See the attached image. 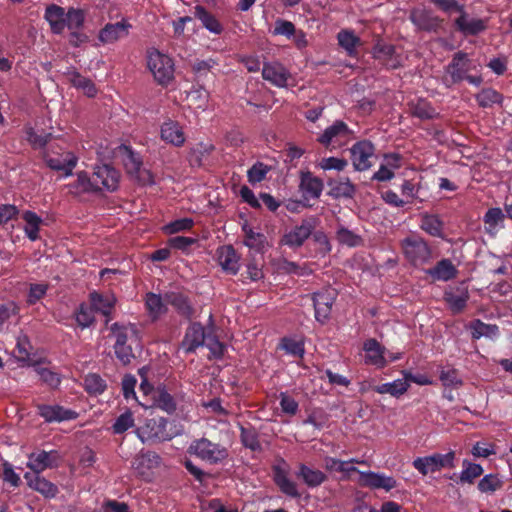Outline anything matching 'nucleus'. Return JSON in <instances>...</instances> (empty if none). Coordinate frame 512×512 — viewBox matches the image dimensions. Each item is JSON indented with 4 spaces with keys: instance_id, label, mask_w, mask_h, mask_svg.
Wrapping results in <instances>:
<instances>
[{
    "instance_id": "f257e3e1",
    "label": "nucleus",
    "mask_w": 512,
    "mask_h": 512,
    "mask_svg": "<svg viewBox=\"0 0 512 512\" xmlns=\"http://www.w3.org/2000/svg\"><path fill=\"white\" fill-rule=\"evenodd\" d=\"M324 467L328 471H337L349 475L351 472H358V484L361 487L370 489H383L390 491L397 487V480L392 476H387L383 473H376L373 471L361 472L356 467L350 465V462L342 461L333 457H326L324 459Z\"/></svg>"
},
{
    "instance_id": "f03ea898",
    "label": "nucleus",
    "mask_w": 512,
    "mask_h": 512,
    "mask_svg": "<svg viewBox=\"0 0 512 512\" xmlns=\"http://www.w3.org/2000/svg\"><path fill=\"white\" fill-rule=\"evenodd\" d=\"M473 67V62L467 53L462 51L455 53L445 68V84L449 87L466 80L472 85L479 86L482 83V77L470 74Z\"/></svg>"
},
{
    "instance_id": "7ed1b4c3",
    "label": "nucleus",
    "mask_w": 512,
    "mask_h": 512,
    "mask_svg": "<svg viewBox=\"0 0 512 512\" xmlns=\"http://www.w3.org/2000/svg\"><path fill=\"white\" fill-rule=\"evenodd\" d=\"M405 259L414 267L421 268L432 262L434 256L429 244L418 235H410L401 241Z\"/></svg>"
},
{
    "instance_id": "20e7f679",
    "label": "nucleus",
    "mask_w": 512,
    "mask_h": 512,
    "mask_svg": "<svg viewBox=\"0 0 512 512\" xmlns=\"http://www.w3.org/2000/svg\"><path fill=\"white\" fill-rule=\"evenodd\" d=\"M189 453L194 454L210 464L221 463L229 455L226 447L218 443H213L207 438L194 440L189 446Z\"/></svg>"
},
{
    "instance_id": "39448f33",
    "label": "nucleus",
    "mask_w": 512,
    "mask_h": 512,
    "mask_svg": "<svg viewBox=\"0 0 512 512\" xmlns=\"http://www.w3.org/2000/svg\"><path fill=\"white\" fill-rule=\"evenodd\" d=\"M372 57L388 70L398 69L403 65V56L397 48L381 38H377L372 47Z\"/></svg>"
},
{
    "instance_id": "423d86ee",
    "label": "nucleus",
    "mask_w": 512,
    "mask_h": 512,
    "mask_svg": "<svg viewBox=\"0 0 512 512\" xmlns=\"http://www.w3.org/2000/svg\"><path fill=\"white\" fill-rule=\"evenodd\" d=\"M147 65L155 80L161 85H168L174 77L172 59L157 50L149 52Z\"/></svg>"
},
{
    "instance_id": "0eeeda50",
    "label": "nucleus",
    "mask_w": 512,
    "mask_h": 512,
    "mask_svg": "<svg viewBox=\"0 0 512 512\" xmlns=\"http://www.w3.org/2000/svg\"><path fill=\"white\" fill-rule=\"evenodd\" d=\"M414 468L423 476L440 471L443 468L455 467V452L446 454L435 453L425 457H418L413 461Z\"/></svg>"
},
{
    "instance_id": "6e6552de",
    "label": "nucleus",
    "mask_w": 512,
    "mask_h": 512,
    "mask_svg": "<svg viewBox=\"0 0 512 512\" xmlns=\"http://www.w3.org/2000/svg\"><path fill=\"white\" fill-rule=\"evenodd\" d=\"M43 159L46 165L55 171H63L65 176L72 174L77 164V157L69 151L59 152L54 146L43 152Z\"/></svg>"
},
{
    "instance_id": "1a4fd4ad",
    "label": "nucleus",
    "mask_w": 512,
    "mask_h": 512,
    "mask_svg": "<svg viewBox=\"0 0 512 512\" xmlns=\"http://www.w3.org/2000/svg\"><path fill=\"white\" fill-rule=\"evenodd\" d=\"M350 156L353 168L356 171H366L372 167L377 156L375 154V146L368 140L356 142L350 148Z\"/></svg>"
},
{
    "instance_id": "9d476101",
    "label": "nucleus",
    "mask_w": 512,
    "mask_h": 512,
    "mask_svg": "<svg viewBox=\"0 0 512 512\" xmlns=\"http://www.w3.org/2000/svg\"><path fill=\"white\" fill-rule=\"evenodd\" d=\"M318 224V219L314 216L305 218L300 225L295 226L287 232L281 242L289 247H300L311 236Z\"/></svg>"
},
{
    "instance_id": "9b49d317",
    "label": "nucleus",
    "mask_w": 512,
    "mask_h": 512,
    "mask_svg": "<svg viewBox=\"0 0 512 512\" xmlns=\"http://www.w3.org/2000/svg\"><path fill=\"white\" fill-rule=\"evenodd\" d=\"M351 136V130L343 121L337 120L331 126L327 127L318 137V142L326 148L330 146L342 145L346 143Z\"/></svg>"
},
{
    "instance_id": "f8f14e48",
    "label": "nucleus",
    "mask_w": 512,
    "mask_h": 512,
    "mask_svg": "<svg viewBox=\"0 0 512 512\" xmlns=\"http://www.w3.org/2000/svg\"><path fill=\"white\" fill-rule=\"evenodd\" d=\"M336 296L337 292L332 288H326L314 293L313 304L317 321L324 323L329 318Z\"/></svg>"
},
{
    "instance_id": "ddd939ff",
    "label": "nucleus",
    "mask_w": 512,
    "mask_h": 512,
    "mask_svg": "<svg viewBox=\"0 0 512 512\" xmlns=\"http://www.w3.org/2000/svg\"><path fill=\"white\" fill-rule=\"evenodd\" d=\"M91 177L97 192L114 191L118 187L119 173L109 165L96 166Z\"/></svg>"
},
{
    "instance_id": "4468645a",
    "label": "nucleus",
    "mask_w": 512,
    "mask_h": 512,
    "mask_svg": "<svg viewBox=\"0 0 512 512\" xmlns=\"http://www.w3.org/2000/svg\"><path fill=\"white\" fill-rule=\"evenodd\" d=\"M262 77L276 87H286L291 78L290 72L278 61L264 62Z\"/></svg>"
},
{
    "instance_id": "2eb2a0df",
    "label": "nucleus",
    "mask_w": 512,
    "mask_h": 512,
    "mask_svg": "<svg viewBox=\"0 0 512 512\" xmlns=\"http://www.w3.org/2000/svg\"><path fill=\"white\" fill-rule=\"evenodd\" d=\"M36 408L38 415L48 423L74 420L78 417L76 411L60 405L38 404Z\"/></svg>"
},
{
    "instance_id": "dca6fc26",
    "label": "nucleus",
    "mask_w": 512,
    "mask_h": 512,
    "mask_svg": "<svg viewBox=\"0 0 512 512\" xmlns=\"http://www.w3.org/2000/svg\"><path fill=\"white\" fill-rule=\"evenodd\" d=\"M131 24L123 19L116 23H107L98 34V40L103 44H113L128 36Z\"/></svg>"
},
{
    "instance_id": "f3484780",
    "label": "nucleus",
    "mask_w": 512,
    "mask_h": 512,
    "mask_svg": "<svg viewBox=\"0 0 512 512\" xmlns=\"http://www.w3.org/2000/svg\"><path fill=\"white\" fill-rule=\"evenodd\" d=\"M59 462L60 456L57 451H39L29 455L27 467L39 474L45 469L57 467Z\"/></svg>"
},
{
    "instance_id": "a211bd4d",
    "label": "nucleus",
    "mask_w": 512,
    "mask_h": 512,
    "mask_svg": "<svg viewBox=\"0 0 512 512\" xmlns=\"http://www.w3.org/2000/svg\"><path fill=\"white\" fill-rule=\"evenodd\" d=\"M207 334L200 323H192L186 330L181 348L186 353L194 352L198 347L203 346Z\"/></svg>"
},
{
    "instance_id": "6ab92c4d",
    "label": "nucleus",
    "mask_w": 512,
    "mask_h": 512,
    "mask_svg": "<svg viewBox=\"0 0 512 512\" xmlns=\"http://www.w3.org/2000/svg\"><path fill=\"white\" fill-rule=\"evenodd\" d=\"M365 351V363L383 368L387 365L386 349L376 339L371 338L363 345Z\"/></svg>"
},
{
    "instance_id": "aec40b11",
    "label": "nucleus",
    "mask_w": 512,
    "mask_h": 512,
    "mask_svg": "<svg viewBox=\"0 0 512 512\" xmlns=\"http://www.w3.org/2000/svg\"><path fill=\"white\" fill-rule=\"evenodd\" d=\"M454 24L458 31L465 36L477 35L486 30V21L479 18L470 17L466 11L460 13L459 17L455 19Z\"/></svg>"
},
{
    "instance_id": "412c9836",
    "label": "nucleus",
    "mask_w": 512,
    "mask_h": 512,
    "mask_svg": "<svg viewBox=\"0 0 512 512\" xmlns=\"http://www.w3.org/2000/svg\"><path fill=\"white\" fill-rule=\"evenodd\" d=\"M444 301L452 314L461 313L467 306L469 292L466 288L457 287L444 292Z\"/></svg>"
},
{
    "instance_id": "4be33fe9",
    "label": "nucleus",
    "mask_w": 512,
    "mask_h": 512,
    "mask_svg": "<svg viewBox=\"0 0 512 512\" xmlns=\"http://www.w3.org/2000/svg\"><path fill=\"white\" fill-rule=\"evenodd\" d=\"M425 273L434 281L447 282L457 277L458 270L450 259H442L432 268L425 270Z\"/></svg>"
},
{
    "instance_id": "5701e85b",
    "label": "nucleus",
    "mask_w": 512,
    "mask_h": 512,
    "mask_svg": "<svg viewBox=\"0 0 512 512\" xmlns=\"http://www.w3.org/2000/svg\"><path fill=\"white\" fill-rule=\"evenodd\" d=\"M160 136L163 141L176 147L185 143V134L180 124L173 120H167L161 125Z\"/></svg>"
},
{
    "instance_id": "b1692460",
    "label": "nucleus",
    "mask_w": 512,
    "mask_h": 512,
    "mask_svg": "<svg viewBox=\"0 0 512 512\" xmlns=\"http://www.w3.org/2000/svg\"><path fill=\"white\" fill-rule=\"evenodd\" d=\"M273 479L282 493L292 498H299L297 483L288 477V471L280 466L273 467Z\"/></svg>"
},
{
    "instance_id": "393cba45",
    "label": "nucleus",
    "mask_w": 512,
    "mask_h": 512,
    "mask_svg": "<svg viewBox=\"0 0 512 512\" xmlns=\"http://www.w3.org/2000/svg\"><path fill=\"white\" fill-rule=\"evenodd\" d=\"M91 307L94 311L100 312L106 317V324L111 319V313L116 304V298L112 294L103 295L96 291L90 293Z\"/></svg>"
},
{
    "instance_id": "a878e982",
    "label": "nucleus",
    "mask_w": 512,
    "mask_h": 512,
    "mask_svg": "<svg viewBox=\"0 0 512 512\" xmlns=\"http://www.w3.org/2000/svg\"><path fill=\"white\" fill-rule=\"evenodd\" d=\"M217 260L222 269L228 273L236 274L239 270V256L231 245L218 248Z\"/></svg>"
},
{
    "instance_id": "bb28decb",
    "label": "nucleus",
    "mask_w": 512,
    "mask_h": 512,
    "mask_svg": "<svg viewBox=\"0 0 512 512\" xmlns=\"http://www.w3.org/2000/svg\"><path fill=\"white\" fill-rule=\"evenodd\" d=\"M139 404L145 408L158 407L168 414H172L176 411V402L173 396L161 388H157L156 391L153 392L151 403L139 401Z\"/></svg>"
},
{
    "instance_id": "cd10ccee",
    "label": "nucleus",
    "mask_w": 512,
    "mask_h": 512,
    "mask_svg": "<svg viewBox=\"0 0 512 512\" xmlns=\"http://www.w3.org/2000/svg\"><path fill=\"white\" fill-rule=\"evenodd\" d=\"M324 184L323 181L311 172H302L300 189L306 198L317 199L320 197Z\"/></svg>"
},
{
    "instance_id": "c85d7f7f",
    "label": "nucleus",
    "mask_w": 512,
    "mask_h": 512,
    "mask_svg": "<svg viewBox=\"0 0 512 512\" xmlns=\"http://www.w3.org/2000/svg\"><path fill=\"white\" fill-rule=\"evenodd\" d=\"M410 19L419 29L425 31H435L440 25V20L424 9L413 10Z\"/></svg>"
},
{
    "instance_id": "c756f323",
    "label": "nucleus",
    "mask_w": 512,
    "mask_h": 512,
    "mask_svg": "<svg viewBox=\"0 0 512 512\" xmlns=\"http://www.w3.org/2000/svg\"><path fill=\"white\" fill-rule=\"evenodd\" d=\"M66 13L64 8L51 4L45 11V19L50 24L53 33L60 34L65 28Z\"/></svg>"
},
{
    "instance_id": "7c9ffc66",
    "label": "nucleus",
    "mask_w": 512,
    "mask_h": 512,
    "mask_svg": "<svg viewBox=\"0 0 512 512\" xmlns=\"http://www.w3.org/2000/svg\"><path fill=\"white\" fill-rule=\"evenodd\" d=\"M296 475L310 488L318 487L327 480L325 473L317 469H312L303 463L299 464Z\"/></svg>"
},
{
    "instance_id": "2f4dec72",
    "label": "nucleus",
    "mask_w": 512,
    "mask_h": 512,
    "mask_svg": "<svg viewBox=\"0 0 512 512\" xmlns=\"http://www.w3.org/2000/svg\"><path fill=\"white\" fill-rule=\"evenodd\" d=\"M69 193L74 196H80L86 193H97L92 177L87 172L80 171L77 173L76 180L68 185Z\"/></svg>"
},
{
    "instance_id": "473e14b6",
    "label": "nucleus",
    "mask_w": 512,
    "mask_h": 512,
    "mask_svg": "<svg viewBox=\"0 0 512 512\" xmlns=\"http://www.w3.org/2000/svg\"><path fill=\"white\" fill-rule=\"evenodd\" d=\"M194 16L199 19L202 25L211 33L219 35L223 32V25L205 7L197 5L195 7Z\"/></svg>"
},
{
    "instance_id": "72a5a7b5",
    "label": "nucleus",
    "mask_w": 512,
    "mask_h": 512,
    "mask_svg": "<svg viewBox=\"0 0 512 512\" xmlns=\"http://www.w3.org/2000/svg\"><path fill=\"white\" fill-rule=\"evenodd\" d=\"M329 186V194L336 199L353 198L356 193V186L347 177L339 181L329 182Z\"/></svg>"
},
{
    "instance_id": "f704fd0d",
    "label": "nucleus",
    "mask_w": 512,
    "mask_h": 512,
    "mask_svg": "<svg viewBox=\"0 0 512 512\" xmlns=\"http://www.w3.org/2000/svg\"><path fill=\"white\" fill-rule=\"evenodd\" d=\"M164 299L167 304L172 305L181 315L187 318H190L193 315V308L190 305L188 298L183 294L175 292L167 293L165 294Z\"/></svg>"
},
{
    "instance_id": "c9c22d12",
    "label": "nucleus",
    "mask_w": 512,
    "mask_h": 512,
    "mask_svg": "<svg viewBox=\"0 0 512 512\" xmlns=\"http://www.w3.org/2000/svg\"><path fill=\"white\" fill-rule=\"evenodd\" d=\"M472 338L479 339L481 337L496 338L499 334V328L495 324H486L480 319H475L469 324Z\"/></svg>"
},
{
    "instance_id": "e433bc0d",
    "label": "nucleus",
    "mask_w": 512,
    "mask_h": 512,
    "mask_svg": "<svg viewBox=\"0 0 512 512\" xmlns=\"http://www.w3.org/2000/svg\"><path fill=\"white\" fill-rule=\"evenodd\" d=\"M409 383L404 379H397L393 382L373 386L372 389L379 394H390L396 398L407 392Z\"/></svg>"
},
{
    "instance_id": "4c0bfd02",
    "label": "nucleus",
    "mask_w": 512,
    "mask_h": 512,
    "mask_svg": "<svg viewBox=\"0 0 512 512\" xmlns=\"http://www.w3.org/2000/svg\"><path fill=\"white\" fill-rule=\"evenodd\" d=\"M339 45L346 50L349 56L357 54V47L361 44L358 36L350 30H342L337 35Z\"/></svg>"
},
{
    "instance_id": "58836bf2",
    "label": "nucleus",
    "mask_w": 512,
    "mask_h": 512,
    "mask_svg": "<svg viewBox=\"0 0 512 512\" xmlns=\"http://www.w3.org/2000/svg\"><path fill=\"white\" fill-rule=\"evenodd\" d=\"M409 112L412 116L421 120L433 119L436 116L435 109L429 102L423 99H419L416 102H411L409 104Z\"/></svg>"
},
{
    "instance_id": "ea45409f",
    "label": "nucleus",
    "mask_w": 512,
    "mask_h": 512,
    "mask_svg": "<svg viewBox=\"0 0 512 512\" xmlns=\"http://www.w3.org/2000/svg\"><path fill=\"white\" fill-rule=\"evenodd\" d=\"M121 151L123 152L122 161L127 173L131 175L139 174L142 166L140 156L127 146L121 147Z\"/></svg>"
},
{
    "instance_id": "a19ab883",
    "label": "nucleus",
    "mask_w": 512,
    "mask_h": 512,
    "mask_svg": "<svg viewBox=\"0 0 512 512\" xmlns=\"http://www.w3.org/2000/svg\"><path fill=\"white\" fill-rule=\"evenodd\" d=\"M145 305L149 315L155 320L167 311L165 299L160 295L148 293L145 299Z\"/></svg>"
},
{
    "instance_id": "79ce46f5",
    "label": "nucleus",
    "mask_w": 512,
    "mask_h": 512,
    "mask_svg": "<svg viewBox=\"0 0 512 512\" xmlns=\"http://www.w3.org/2000/svg\"><path fill=\"white\" fill-rule=\"evenodd\" d=\"M68 78L74 87L81 89L87 96L93 97L96 95L97 89L89 78L82 76L77 71L68 73Z\"/></svg>"
},
{
    "instance_id": "37998d69",
    "label": "nucleus",
    "mask_w": 512,
    "mask_h": 512,
    "mask_svg": "<svg viewBox=\"0 0 512 512\" xmlns=\"http://www.w3.org/2000/svg\"><path fill=\"white\" fill-rule=\"evenodd\" d=\"M476 101L480 107L488 108L494 104H501L503 95L492 88H484L476 95Z\"/></svg>"
},
{
    "instance_id": "c03bdc74",
    "label": "nucleus",
    "mask_w": 512,
    "mask_h": 512,
    "mask_svg": "<svg viewBox=\"0 0 512 512\" xmlns=\"http://www.w3.org/2000/svg\"><path fill=\"white\" fill-rule=\"evenodd\" d=\"M420 227L429 235L439 237L442 234L443 223L436 215L424 214L421 216Z\"/></svg>"
},
{
    "instance_id": "a18cd8bd",
    "label": "nucleus",
    "mask_w": 512,
    "mask_h": 512,
    "mask_svg": "<svg viewBox=\"0 0 512 512\" xmlns=\"http://www.w3.org/2000/svg\"><path fill=\"white\" fill-rule=\"evenodd\" d=\"M29 486L46 497H54L58 492L56 485L45 478L40 477L39 474L29 480Z\"/></svg>"
},
{
    "instance_id": "49530a36",
    "label": "nucleus",
    "mask_w": 512,
    "mask_h": 512,
    "mask_svg": "<svg viewBox=\"0 0 512 512\" xmlns=\"http://www.w3.org/2000/svg\"><path fill=\"white\" fill-rule=\"evenodd\" d=\"M23 219L26 222L25 232L28 238L35 241L38 238L39 227L42 222L41 218L32 211H25Z\"/></svg>"
},
{
    "instance_id": "de8ad7c7",
    "label": "nucleus",
    "mask_w": 512,
    "mask_h": 512,
    "mask_svg": "<svg viewBox=\"0 0 512 512\" xmlns=\"http://www.w3.org/2000/svg\"><path fill=\"white\" fill-rule=\"evenodd\" d=\"M336 239L340 244L347 245L349 247L360 246L363 243V239L360 235L343 226L337 229Z\"/></svg>"
},
{
    "instance_id": "09e8293b",
    "label": "nucleus",
    "mask_w": 512,
    "mask_h": 512,
    "mask_svg": "<svg viewBox=\"0 0 512 512\" xmlns=\"http://www.w3.org/2000/svg\"><path fill=\"white\" fill-rule=\"evenodd\" d=\"M463 470L460 474V482L462 483H473L476 478L482 475L483 468L479 464L471 463L468 460H464Z\"/></svg>"
},
{
    "instance_id": "8fccbe9b",
    "label": "nucleus",
    "mask_w": 512,
    "mask_h": 512,
    "mask_svg": "<svg viewBox=\"0 0 512 512\" xmlns=\"http://www.w3.org/2000/svg\"><path fill=\"white\" fill-rule=\"evenodd\" d=\"M240 438H241L242 444L246 448H249L252 451H261L262 450L261 443L258 439V433L254 428L241 427Z\"/></svg>"
},
{
    "instance_id": "3c124183",
    "label": "nucleus",
    "mask_w": 512,
    "mask_h": 512,
    "mask_svg": "<svg viewBox=\"0 0 512 512\" xmlns=\"http://www.w3.org/2000/svg\"><path fill=\"white\" fill-rule=\"evenodd\" d=\"M243 231L245 233L244 243L246 246L256 251H260L264 247L266 237L263 234L254 232L246 225L243 227Z\"/></svg>"
},
{
    "instance_id": "603ef678",
    "label": "nucleus",
    "mask_w": 512,
    "mask_h": 512,
    "mask_svg": "<svg viewBox=\"0 0 512 512\" xmlns=\"http://www.w3.org/2000/svg\"><path fill=\"white\" fill-rule=\"evenodd\" d=\"M65 18V27L67 26L70 30L79 29L84 24L85 12L82 9L69 8Z\"/></svg>"
},
{
    "instance_id": "864d4df0",
    "label": "nucleus",
    "mask_w": 512,
    "mask_h": 512,
    "mask_svg": "<svg viewBox=\"0 0 512 512\" xmlns=\"http://www.w3.org/2000/svg\"><path fill=\"white\" fill-rule=\"evenodd\" d=\"M134 424L133 413L127 410L116 418L112 426V431L114 434H122L132 428Z\"/></svg>"
},
{
    "instance_id": "5fc2aeb1",
    "label": "nucleus",
    "mask_w": 512,
    "mask_h": 512,
    "mask_svg": "<svg viewBox=\"0 0 512 512\" xmlns=\"http://www.w3.org/2000/svg\"><path fill=\"white\" fill-rule=\"evenodd\" d=\"M75 319L77 324L82 328L89 327L95 320L94 310L87 304L82 303L75 312Z\"/></svg>"
},
{
    "instance_id": "6e6d98bb",
    "label": "nucleus",
    "mask_w": 512,
    "mask_h": 512,
    "mask_svg": "<svg viewBox=\"0 0 512 512\" xmlns=\"http://www.w3.org/2000/svg\"><path fill=\"white\" fill-rule=\"evenodd\" d=\"M84 386L90 394H101L106 389V383L98 374H89L84 379Z\"/></svg>"
},
{
    "instance_id": "4d7b16f0",
    "label": "nucleus",
    "mask_w": 512,
    "mask_h": 512,
    "mask_svg": "<svg viewBox=\"0 0 512 512\" xmlns=\"http://www.w3.org/2000/svg\"><path fill=\"white\" fill-rule=\"evenodd\" d=\"M503 482L500 480L497 474H488L484 476L478 483V489L482 493H493L500 489Z\"/></svg>"
},
{
    "instance_id": "13d9d810",
    "label": "nucleus",
    "mask_w": 512,
    "mask_h": 512,
    "mask_svg": "<svg viewBox=\"0 0 512 512\" xmlns=\"http://www.w3.org/2000/svg\"><path fill=\"white\" fill-rule=\"evenodd\" d=\"M26 139L34 149L43 148L51 139L52 134H37L32 127L26 128Z\"/></svg>"
},
{
    "instance_id": "bf43d9fd",
    "label": "nucleus",
    "mask_w": 512,
    "mask_h": 512,
    "mask_svg": "<svg viewBox=\"0 0 512 512\" xmlns=\"http://www.w3.org/2000/svg\"><path fill=\"white\" fill-rule=\"evenodd\" d=\"M110 330L111 335L115 339L114 347H120L121 345L127 343L129 331L132 330V327L116 322L111 325Z\"/></svg>"
},
{
    "instance_id": "052dcab7",
    "label": "nucleus",
    "mask_w": 512,
    "mask_h": 512,
    "mask_svg": "<svg viewBox=\"0 0 512 512\" xmlns=\"http://www.w3.org/2000/svg\"><path fill=\"white\" fill-rule=\"evenodd\" d=\"M270 168L262 163L256 162L247 172L248 181L251 184L259 183L265 179Z\"/></svg>"
},
{
    "instance_id": "680f3d73",
    "label": "nucleus",
    "mask_w": 512,
    "mask_h": 512,
    "mask_svg": "<svg viewBox=\"0 0 512 512\" xmlns=\"http://www.w3.org/2000/svg\"><path fill=\"white\" fill-rule=\"evenodd\" d=\"M204 345L210 350L211 356L216 359L221 358L225 352V345L214 335L207 334Z\"/></svg>"
},
{
    "instance_id": "e2e57ef3",
    "label": "nucleus",
    "mask_w": 512,
    "mask_h": 512,
    "mask_svg": "<svg viewBox=\"0 0 512 512\" xmlns=\"http://www.w3.org/2000/svg\"><path fill=\"white\" fill-rule=\"evenodd\" d=\"M505 215L500 208H490L484 215V223L488 226V231H494L498 224L504 220Z\"/></svg>"
},
{
    "instance_id": "0e129e2a",
    "label": "nucleus",
    "mask_w": 512,
    "mask_h": 512,
    "mask_svg": "<svg viewBox=\"0 0 512 512\" xmlns=\"http://www.w3.org/2000/svg\"><path fill=\"white\" fill-rule=\"evenodd\" d=\"M282 349L288 354L296 357H303L304 355V343L302 341L294 340L291 338H284L281 343Z\"/></svg>"
},
{
    "instance_id": "69168bd1",
    "label": "nucleus",
    "mask_w": 512,
    "mask_h": 512,
    "mask_svg": "<svg viewBox=\"0 0 512 512\" xmlns=\"http://www.w3.org/2000/svg\"><path fill=\"white\" fill-rule=\"evenodd\" d=\"M348 165V161L344 158H337V157H328L323 158L319 166L323 170H337V171H343Z\"/></svg>"
},
{
    "instance_id": "338daca9",
    "label": "nucleus",
    "mask_w": 512,
    "mask_h": 512,
    "mask_svg": "<svg viewBox=\"0 0 512 512\" xmlns=\"http://www.w3.org/2000/svg\"><path fill=\"white\" fill-rule=\"evenodd\" d=\"M193 224L194 222L191 218H182L167 224L164 229L167 233L174 234L190 230L193 227Z\"/></svg>"
},
{
    "instance_id": "774afa93",
    "label": "nucleus",
    "mask_w": 512,
    "mask_h": 512,
    "mask_svg": "<svg viewBox=\"0 0 512 512\" xmlns=\"http://www.w3.org/2000/svg\"><path fill=\"white\" fill-rule=\"evenodd\" d=\"M47 289L48 285L44 283L31 284L29 288L27 302L30 305L35 304L37 301H39L45 296Z\"/></svg>"
}]
</instances>
